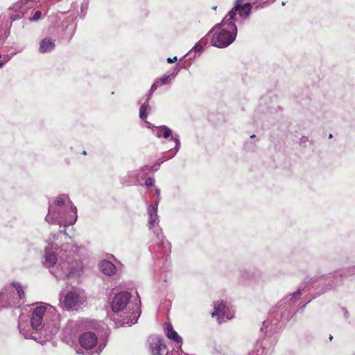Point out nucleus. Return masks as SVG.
<instances>
[{
    "instance_id": "nucleus-17",
    "label": "nucleus",
    "mask_w": 355,
    "mask_h": 355,
    "mask_svg": "<svg viewBox=\"0 0 355 355\" xmlns=\"http://www.w3.org/2000/svg\"><path fill=\"white\" fill-rule=\"evenodd\" d=\"M162 138L168 139L171 137V140L173 141L175 144L174 148H171L170 150L173 151V155H171L169 158H173L176 153L179 151L180 148V141L179 138V135L178 133H173L172 130L166 125H162Z\"/></svg>"
},
{
    "instance_id": "nucleus-10",
    "label": "nucleus",
    "mask_w": 355,
    "mask_h": 355,
    "mask_svg": "<svg viewBox=\"0 0 355 355\" xmlns=\"http://www.w3.org/2000/svg\"><path fill=\"white\" fill-rule=\"evenodd\" d=\"M243 0H236L234 3V6L230 10L227 15L225 16L227 19L230 21H236V12H239L240 17L243 19H248L251 13L252 10V4L250 3H246L244 5H242Z\"/></svg>"
},
{
    "instance_id": "nucleus-42",
    "label": "nucleus",
    "mask_w": 355,
    "mask_h": 355,
    "mask_svg": "<svg viewBox=\"0 0 355 355\" xmlns=\"http://www.w3.org/2000/svg\"><path fill=\"white\" fill-rule=\"evenodd\" d=\"M78 354H83V350H81V352H80V349L78 351H77Z\"/></svg>"
},
{
    "instance_id": "nucleus-20",
    "label": "nucleus",
    "mask_w": 355,
    "mask_h": 355,
    "mask_svg": "<svg viewBox=\"0 0 355 355\" xmlns=\"http://www.w3.org/2000/svg\"><path fill=\"white\" fill-rule=\"evenodd\" d=\"M55 47V41L49 37L43 39L40 43L39 51L45 53L52 51Z\"/></svg>"
},
{
    "instance_id": "nucleus-22",
    "label": "nucleus",
    "mask_w": 355,
    "mask_h": 355,
    "mask_svg": "<svg viewBox=\"0 0 355 355\" xmlns=\"http://www.w3.org/2000/svg\"><path fill=\"white\" fill-rule=\"evenodd\" d=\"M256 272L251 270H243L240 272V279L243 282L250 281L254 279Z\"/></svg>"
},
{
    "instance_id": "nucleus-33",
    "label": "nucleus",
    "mask_w": 355,
    "mask_h": 355,
    "mask_svg": "<svg viewBox=\"0 0 355 355\" xmlns=\"http://www.w3.org/2000/svg\"><path fill=\"white\" fill-rule=\"evenodd\" d=\"M177 60H178V58H177L176 56L173 57V58H167V62H168V63H170V64H171V63H174V62H175Z\"/></svg>"
},
{
    "instance_id": "nucleus-21",
    "label": "nucleus",
    "mask_w": 355,
    "mask_h": 355,
    "mask_svg": "<svg viewBox=\"0 0 355 355\" xmlns=\"http://www.w3.org/2000/svg\"><path fill=\"white\" fill-rule=\"evenodd\" d=\"M164 331L166 336L170 340L174 341L177 344H182V338L173 329L172 325L169 323L166 324L164 326Z\"/></svg>"
},
{
    "instance_id": "nucleus-32",
    "label": "nucleus",
    "mask_w": 355,
    "mask_h": 355,
    "mask_svg": "<svg viewBox=\"0 0 355 355\" xmlns=\"http://www.w3.org/2000/svg\"><path fill=\"white\" fill-rule=\"evenodd\" d=\"M146 124V127L150 130H151L152 132H153L154 129L157 127L156 125H153L150 122L146 121V119L143 120Z\"/></svg>"
},
{
    "instance_id": "nucleus-2",
    "label": "nucleus",
    "mask_w": 355,
    "mask_h": 355,
    "mask_svg": "<svg viewBox=\"0 0 355 355\" xmlns=\"http://www.w3.org/2000/svg\"><path fill=\"white\" fill-rule=\"evenodd\" d=\"M59 317L53 306L49 304L40 303V305L32 309L30 325L24 322L22 316H19V332L26 339H32L40 343L38 340V334L44 336L57 334L60 328Z\"/></svg>"
},
{
    "instance_id": "nucleus-36",
    "label": "nucleus",
    "mask_w": 355,
    "mask_h": 355,
    "mask_svg": "<svg viewBox=\"0 0 355 355\" xmlns=\"http://www.w3.org/2000/svg\"><path fill=\"white\" fill-rule=\"evenodd\" d=\"M189 56V59H194L196 57V53L193 52V53H191V55H190Z\"/></svg>"
},
{
    "instance_id": "nucleus-9",
    "label": "nucleus",
    "mask_w": 355,
    "mask_h": 355,
    "mask_svg": "<svg viewBox=\"0 0 355 355\" xmlns=\"http://www.w3.org/2000/svg\"><path fill=\"white\" fill-rule=\"evenodd\" d=\"M355 275V266H351L347 268L343 269L338 272H334L329 274L325 277V288L323 289L324 292L334 289L338 285V279L347 277L348 276Z\"/></svg>"
},
{
    "instance_id": "nucleus-39",
    "label": "nucleus",
    "mask_w": 355,
    "mask_h": 355,
    "mask_svg": "<svg viewBox=\"0 0 355 355\" xmlns=\"http://www.w3.org/2000/svg\"><path fill=\"white\" fill-rule=\"evenodd\" d=\"M267 324H268V322H267V321H264V322H263V326H266Z\"/></svg>"
},
{
    "instance_id": "nucleus-18",
    "label": "nucleus",
    "mask_w": 355,
    "mask_h": 355,
    "mask_svg": "<svg viewBox=\"0 0 355 355\" xmlns=\"http://www.w3.org/2000/svg\"><path fill=\"white\" fill-rule=\"evenodd\" d=\"M302 290L299 288L294 293L288 294L286 296H285L279 302V307L282 306L283 308L286 309L291 307L299 300L300 297L302 293Z\"/></svg>"
},
{
    "instance_id": "nucleus-41",
    "label": "nucleus",
    "mask_w": 355,
    "mask_h": 355,
    "mask_svg": "<svg viewBox=\"0 0 355 355\" xmlns=\"http://www.w3.org/2000/svg\"><path fill=\"white\" fill-rule=\"evenodd\" d=\"M216 8H217V6H213V7H212V9H213V10H216Z\"/></svg>"
},
{
    "instance_id": "nucleus-48",
    "label": "nucleus",
    "mask_w": 355,
    "mask_h": 355,
    "mask_svg": "<svg viewBox=\"0 0 355 355\" xmlns=\"http://www.w3.org/2000/svg\"><path fill=\"white\" fill-rule=\"evenodd\" d=\"M275 0H271V2L273 3Z\"/></svg>"
},
{
    "instance_id": "nucleus-46",
    "label": "nucleus",
    "mask_w": 355,
    "mask_h": 355,
    "mask_svg": "<svg viewBox=\"0 0 355 355\" xmlns=\"http://www.w3.org/2000/svg\"><path fill=\"white\" fill-rule=\"evenodd\" d=\"M73 33L75 32V28H73V30H72Z\"/></svg>"
},
{
    "instance_id": "nucleus-27",
    "label": "nucleus",
    "mask_w": 355,
    "mask_h": 355,
    "mask_svg": "<svg viewBox=\"0 0 355 355\" xmlns=\"http://www.w3.org/2000/svg\"><path fill=\"white\" fill-rule=\"evenodd\" d=\"M162 128V125L157 126L155 129H154L153 134L157 138H162V134L163 133Z\"/></svg>"
},
{
    "instance_id": "nucleus-1",
    "label": "nucleus",
    "mask_w": 355,
    "mask_h": 355,
    "mask_svg": "<svg viewBox=\"0 0 355 355\" xmlns=\"http://www.w3.org/2000/svg\"><path fill=\"white\" fill-rule=\"evenodd\" d=\"M45 243L42 263L56 279L81 275L83 264L79 257L80 248L72 241L65 230L51 233Z\"/></svg>"
},
{
    "instance_id": "nucleus-30",
    "label": "nucleus",
    "mask_w": 355,
    "mask_h": 355,
    "mask_svg": "<svg viewBox=\"0 0 355 355\" xmlns=\"http://www.w3.org/2000/svg\"><path fill=\"white\" fill-rule=\"evenodd\" d=\"M154 183H155V180L153 178H148L146 180L145 185L147 187H153L154 185Z\"/></svg>"
},
{
    "instance_id": "nucleus-14",
    "label": "nucleus",
    "mask_w": 355,
    "mask_h": 355,
    "mask_svg": "<svg viewBox=\"0 0 355 355\" xmlns=\"http://www.w3.org/2000/svg\"><path fill=\"white\" fill-rule=\"evenodd\" d=\"M152 171H154L153 167L149 165H145L138 170L129 171L127 174L128 178L130 179L129 183L140 184L141 180Z\"/></svg>"
},
{
    "instance_id": "nucleus-35",
    "label": "nucleus",
    "mask_w": 355,
    "mask_h": 355,
    "mask_svg": "<svg viewBox=\"0 0 355 355\" xmlns=\"http://www.w3.org/2000/svg\"><path fill=\"white\" fill-rule=\"evenodd\" d=\"M10 59V57L7 56L6 60L4 62H0V68H1L6 62Z\"/></svg>"
},
{
    "instance_id": "nucleus-44",
    "label": "nucleus",
    "mask_w": 355,
    "mask_h": 355,
    "mask_svg": "<svg viewBox=\"0 0 355 355\" xmlns=\"http://www.w3.org/2000/svg\"><path fill=\"white\" fill-rule=\"evenodd\" d=\"M282 6H284V5H285V2H284V1H283V2L282 3Z\"/></svg>"
},
{
    "instance_id": "nucleus-15",
    "label": "nucleus",
    "mask_w": 355,
    "mask_h": 355,
    "mask_svg": "<svg viewBox=\"0 0 355 355\" xmlns=\"http://www.w3.org/2000/svg\"><path fill=\"white\" fill-rule=\"evenodd\" d=\"M62 298V297H61ZM64 306L71 309L80 306L81 303V297L76 291H69L64 296V299H60Z\"/></svg>"
},
{
    "instance_id": "nucleus-45",
    "label": "nucleus",
    "mask_w": 355,
    "mask_h": 355,
    "mask_svg": "<svg viewBox=\"0 0 355 355\" xmlns=\"http://www.w3.org/2000/svg\"><path fill=\"white\" fill-rule=\"evenodd\" d=\"M329 138H331L332 137V135L330 134L329 136Z\"/></svg>"
},
{
    "instance_id": "nucleus-40",
    "label": "nucleus",
    "mask_w": 355,
    "mask_h": 355,
    "mask_svg": "<svg viewBox=\"0 0 355 355\" xmlns=\"http://www.w3.org/2000/svg\"><path fill=\"white\" fill-rule=\"evenodd\" d=\"M329 340H331L333 339V336L331 335H329Z\"/></svg>"
},
{
    "instance_id": "nucleus-24",
    "label": "nucleus",
    "mask_w": 355,
    "mask_h": 355,
    "mask_svg": "<svg viewBox=\"0 0 355 355\" xmlns=\"http://www.w3.org/2000/svg\"><path fill=\"white\" fill-rule=\"evenodd\" d=\"M202 50H203L202 45L200 42H197V43H196L194 46L185 55L183 56V58L182 59L187 57V55H191V53H193V52L200 53L202 51Z\"/></svg>"
},
{
    "instance_id": "nucleus-23",
    "label": "nucleus",
    "mask_w": 355,
    "mask_h": 355,
    "mask_svg": "<svg viewBox=\"0 0 355 355\" xmlns=\"http://www.w3.org/2000/svg\"><path fill=\"white\" fill-rule=\"evenodd\" d=\"M148 109H150V107L147 102H144L139 108V118L141 120H145L147 119L148 116V112L147 110Z\"/></svg>"
},
{
    "instance_id": "nucleus-38",
    "label": "nucleus",
    "mask_w": 355,
    "mask_h": 355,
    "mask_svg": "<svg viewBox=\"0 0 355 355\" xmlns=\"http://www.w3.org/2000/svg\"><path fill=\"white\" fill-rule=\"evenodd\" d=\"M310 301H311V300H309L306 303L304 304L302 306L301 309H303L306 306V305L309 302H310Z\"/></svg>"
},
{
    "instance_id": "nucleus-6",
    "label": "nucleus",
    "mask_w": 355,
    "mask_h": 355,
    "mask_svg": "<svg viewBox=\"0 0 355 355\" xmlns=\"http://www.w3.org/2000/svg\"><path fill=\"white\" fill-rule=\"evenodd\" d=\"M25 290L21 283L14 282L0 292V309L19 307L24 302Z\"/></svg>"
},
{
    "instance_id": "nucleus-26",
    "label": "nucleus",
    "mask_w": 355,
    "mask_h": 355,
    "mask_svg": "<svg viewBox=\"0 0 355 355\" xmlns=\"http://www.w3.org/2000/svg\"><path fill=\"white\" fill-rule=\"evenodd\" d=\"M171 156L168 157H164V156L160 157L157 161V162L155 164V165L153 166V170L154 171H156L158 170L159 166L164 163L165 161L166 160H168L170 159L171 158H169Z\"/></svg>"
},
{
    "instance_id": "nucleus-19",
    "label": "nucleus",
    "mask_w": 355,
    "mask_h": 355,
    "mask_svg": "<svg viewBox=\"0 0 355 355\" xmlns=\"http://www.w3.org/2000/svg\"><path fill=\"white\" fill-rule=\"evenodd\" d=\"M101 271L107 276H113L116 274L117 269L115 265L107 260H102L99 262Z\"/></svg>"
},
{
    "instance_id": "nucleus-28",
    "label": "nucleus",
    "mask_w": 355,
    "mask_h": 355,
    "mask_svg": "<svg viewBox=\"0 0 355 355\" xmlns=\"http://www.w3.org/2000/svg\"><path fill=\"white\" fill-rule=\"evenodd\" d=\"M41 15H42L41 11L37 10V11H35L34 15L32 17H28V19L30 21H37L41 17Z\"/></svg>"
},
{
    "instance_id": "nucleus-31",
    "label": "nucleus",
    "mask_w": 355,
    "mask_h": 355,
    "mask_svg": "<svg viewBox=\"0 0 355 355\" xmlns=\"http://www.w3.org/2000/svg\"><path fill=\"white\" fill-rule=\"evenodd\" d=\"M263 349L257 348L248 353V355H261V354L263 352Z\"/></svg>"
},
{
    "instance_id": "nucleus-47",
    "label": "nucleus",
    "mask_w": 355,
    "mask_h": 355,
    "mask_svg": "<svg viewBox=\"0 0 355 355\" xmlns=\"http://www.w3.org/2000/svg\"><path fill=\"white\" fill-rule=\"evenodd\" d=\"M83 154L86 155V151H83Z\"/></svg>"
},
{
    "instance_id": "nucleus-29",
    "label": "nucleus",
    "mask_w": 355,
    "mask_h": 355,
    "mask_svg": "<svg viewBox=\"0 0 355 355\" xmlns=\"http://www.w3.org/2000/svg\"><path fill=\"white\" fill-rule=\"evenodd\" d=\"M157 89H153V85H151V87L148 93V94L146 95V101L145 102H147V103H148L153 94L156 91Z\"/></svg>"
},
{
    "instance_id": "nucleus-3",
    "label": "nucleus",
    "mask_w": 355,
    "mask_h": 355,
    "mask_svg": "<svg viewBox=\"0 0 355 355\" xmlns=\"http://www.w3.org/2000/svg\"><path fill=\"white\" fill-rule=\"evenodd\" d=\"M77 209L69 196L60 195L53 205L49 207V213L45 217L48 223H58L64 227L73 225L77 220Z\"/></svg>"
},
{
    "instance_id": "nucleus-12",
    "label": "nucleus",
    "mask_w": 355,
    "mask_h": 355,
    "mask_svg": "<svg viewBox=\"0 0 355 355\" xmlns=\"http://www.w3.org/2000/svg\"><path fill=\"white\" fill-rule=\"evenodd\" d=\"M182 68V66H176L168 70L161 77L157 78L153 83V89H157L161 86L171 85Z\"/></svg>"
},
{
    "instance_id": "nucleus-4",
    "label": "nucleus",
    "mask_w": 355,
    "mask_h": 355,
    "mask_svg": "<svg viewBox=\"0 0 355 355\" xmlns=\"http://www.w3.org/2000/svg\"><path fill=\"white\" fill-rule=\"evenodd\" d=\"M130 293L123 291L115 295L111 302L112 310L121 318L119 322L122 326L130 327L135 324L141 314V310L137 304L130 308Z\"/></svg>"
},
{
    "instance_id": "nucleus-8",
    "label": "nucleus",
    "mask_w": 355,
    "mask_h": 355,
    "mask_svg": "<svg viewBox=\"0 0 355 355\" xmlns=\"http://www.w3.org/2000/svg\"><path fill=\"white\" fill-rule=\"evenodd\" d=\"M79 343L83 349L90 350L89 355H99L106 346V341L98 339L96 335L91 331L85 332L79 337Z\"/></svg>"
},
{
    "instance_id": "nucleus-37",
    "label": "nucleus",
    "mask_w": 355,
    "mask_h": 355,
    "mask_svg": "<svg viewBox=\"0 0 355 355\" xmlns=\"http://www.w3.org/2000/svg\"><path fill=\"white\" fill-rule=\"evenodd\" d=\"M155 191V193H156L157 196H159V195H160V190H159V189L156 188Z\"/></svg>"
},
{
    "instance_id": "nucleus-5",
    "label": "nucleus",
    "mask_w": 355,
    "mask_h": 355,
    "mask_svg": "<svg viewBox=\"0 0 355 355\" xmlns=\"http://www.w3.org/2000/svg\"><path fill=\"white\" fill-rule=\"evenodd\" d=\"M211 35V44L217 48L227 47L234 42L237 35V27L234 21L225 17L222 21L216 24L208 33Z\"/></svg>"
},
{
    "instance_id": "nucleus-25",
    "label": "nucleus",
    "mask_w": 355,
    "mask_h": 355,
    "mask_svg": "<svg viewBox=\"0 0 355 355\" xmlns=\"http://www.w3.org/2000/svg\"><path fill=\"white\" fill-rule=\"evenodd\" d=\"M87 9H88V2H87V1H85L83 3H82V4H81L80 13V18H84L85 17Z\"/></svg>"
},
{
    "instance_id": "nucleus-13",
    "label": "nucleus",
    "mask_w": 355,
    "mask_h": 355,
    "mask_svg": "<svg viewBox=\"0 0 355 355\" xmlns=\"http://www.w3.org/2000/svg\"><path fill=\"white\" fill-rule=\"evenodd\" d=\"M149 349L151 355H168V350L162 340L158 336L150 337Z\"/></svg>"
},
{
    "instance_id": "nucleus-11",
    "label": "nucleus",
    "mask_w": 355,
    "mask_h": 355,
    "mask_svg": "<svg viewBox=\"0 0 355 355\" xmlns=\"http://www.w3.org/2000/svg\"><path fill=\"white\" fill-rule=\"evenodd\" d=\"M31 9L30 2L27 0H20L9 8V16L11 22L24 17Z\"/></svg>"
},
{
    "instance_id": "nucleus-16",
    "label": "nucleus",
    "mask_w": 355,
    "mask_h": 355,
    "mask_svg": "<svg viewBox=\"0 0 355 355\" xmlns=\"http://www.w3.org/2000/svg\"><path fill=\"white\" fill-rule=\"evenodd\" d=\"M214 309L215 311L211 313L213 318L218 316L219 318H225L228 320L233 318V313L227 305V303L223 301L216 302L214 304Z\"/></svg>"
},
{
    "instance_id": "nucleus-43",
    "label": "nucleus",
    "mask_w": 355,
    "mask_h": 355,
    "mask_svg": "<svg viewBox=\"0 0 355 355\" xmlns=\"http://www.w3.org/2000/svg\"><path fill=\"white\" fill-rule=\"evenodd\" d=\"M255 137H256L255 135H252L250 136L251 138H254Z\"/></svg>"
},
{
    "instance_id": "nucleus-7",
    "label": "nucleus",
    "mask_w": 355,
    "mask_h": 355,
    "mask_svg": "<svg viewBox=\"0 0 355 355\" xmlns=\"http://www.w3.org/2000/svg\"><path fill=\"white\" fill-rule=\"evenodd\" d=\"M157 205L158 201L156 204L149 205L147 208L148 214V224L149 229L151 230L153 234L155 235L156 241L155 243L157 247H162L163 248L162 253L164 254H168L170 252V243L165 240V237L163 234L162 230L159 227V217L157 215Z\"/></svg>"
},
{
    "instance_id": "nucleus-34",
    "label": "nucleus",
    "mask_w": 355,
    "mask_h": 355,
    "mask_svg": "<svg viewBox=\"0 0 355 355\" xmlns=\"http://www.w3.org/2000/svg\"><path fill=\"white\" fill-rule=\"evenodd\" d=\"M309 141V138L306 136H302L300 139V144H305L306 143L307 141Z\"/></svg>"
}]
</instances>
